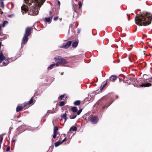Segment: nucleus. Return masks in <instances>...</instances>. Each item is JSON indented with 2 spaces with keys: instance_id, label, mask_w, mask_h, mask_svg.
<instances>
[{
  "instance_id": "1",
  "label": "nucleus",
  "mask_w": 152,
  "mask_h": 152,
  "mask_svg": "<svg viewBox=\"0 0 152 152\" xmlns=\"http://www.w3.org/2000/svg\"><path fill=\"white\" fill-rule=\"evenodd\" d=\"M27 4V6L23 5L21 7V9L22 14L25 12L29 11L28 14L31 15H36L38 14L39 11L37 10L36 7L39 8L43 5L45 0H24Z\"/></svg>"
},
{
  "instance_id": "2",
  "label": "nucleus",
  "mask_w": 152,
  "mask_h": 152,
  "mask_svg": "<svg viewBox=\"0 0 152 152\" xmlns=\"http://www.w3.org/2000/svg\"><path fill=\"white\" fill-rule=\"evenodd\" d=\"M152 19L150 13L144 12L143 14L137 15L135 18V23L139 26H145L150 24Z\"/></svg>"
},
{
  "instance_id": "3",
  "label": "nucleus",
  "mask_w": 152,
  "mask_h": 152,
  "mask_svg": "<svg viewBox=\"0 0 152 152\" xmlns=\"http://www.w3.org/2000/svg\"><path fill=\"white\" fill-rule=\"evenodd\" d=\"M31 28L30 27H27L26 28L25 34L22 39V43L24 45L26 44L28 39V36L31 34Z\"/></svg>"
},
{
  "instance_id": "4",
  "label": "nucleus",
  "mask_w": 152,
  "mask_h": 152,
  "mask_svg": "<svg viewBox=\"0 0 152 152\" xmlns=\"http://www.w3.org/2000/svg\"><path fill=\"white\" fill-rule=\"evenodd\" d=\"M60 57H56L55 58L56 61L59 63L66 64L67 63L66 60L62 58H60Z\"/></svg>"
},
{
  "instance_id": "5",
  "label": "nucleus",
  "mask_w": 152,
  "mask_h": 152,
  "mask_svg": "<svg viewBox=\"0 0 152 152\" xmlns=\"http://www.w3.org/2000/svg\"><path fill=\"white\" fill-rule=\"evenodd\" d=\"M90 120L91 123L93 124H96L98 122L99 118L97 116H92L90 118Z\"/></svg>"
},
{
  "instance_id": "6",
  "label": "nucleus",
  "mask_w": 152,
  "mask_h": 152,
  "mask_svg": "<svg viewBox=\"0 0 152 152\" xmlns=\"http://www.w3.org/2000/svg\"><path fill=\"white\" fill-rule=\"evenodd\" d=\"M72 41H68L67 42L65 45H64L61 46V48L67 49L69 48V46L71 45Z\"/></svg>"
},
{
  "instance_id": "7",
  "label": "nucleus",
  "mask_w": 152,
  "mask_h": 152,
  "mask_svg": "<svg viewBox=\"0 0 152 152\" xmlns=\"http://www.w3.org/2000/svg\"><path fill=\"white\" fill-rule=\"evenodd\" d=\"M95 96V94L93 93L90 94L88 96V97L86 98L84 102L87 101H90L91 99L94 98Z\"/></svg>"
},
{
  "instance_id": "8",
  "label": "nucleus",
  "mask_w": 152,
  "mask_h": 152,
  "mask_svg": "<svg viewBox=\"0 0 152 152\" xmlns=\"http://www.w3.org/2000/svg\"><path fill=\"white\" fill-rule=\"evenodd\" d=\"M58 130V128L57 126H55L54 127L53 130L54 135L53 136V138H56Z\"/></svg>"
},
{
  "instance_id": "9",
  "label": "nucleus",
  "mask_w": 152,
  "mask_h": 152,
  "mask_svg": "<svg viewBox=\"0 0 152 152\" xmlns=\"http://www.w3.org/2000/svg\"><path fill=\"white\" fill-rule=\"evenodd\" d=\"M5 58L6 57L4 56L2 52H1L0 53V63H1L2 61L4 60Z\"/></svg>"
},
{
  "instance_id": "10",
  "label": "nucleus",
  "mask_w": 152,
  "mask_h": 152,
  "mask_svg": "<svg viewBox=\"0 0 152 152\" xmlns=\"http://www.w3.org/2000/svg\"><path fill=\"white\" fill-rule=\"evenodd\" d=\"M151 86V84L148 83H144L140 85V86L141 87H148Z\"/></svg>"
},
{
  "instance_id": "11",
  "label": "nucleus",
  "mask_w": 152,
  "mask_h": 152,
  "mask_svg": "<svg viewBox=\"0 0 152 152\" xmlns=\"http://www.w3.org/2000/svg\"><path fill=\"white\" fill-rule=\"evenodd\" d=\"M52 16H49L48 18L45 17V21L49 23H50L51 22V20L52 19Z\"/></svg>"
},
{
  "instance_id": "12",
  "label": "nucleus",
  "mask_w": 152,
  "mask_h": 152,
  "mask_svg": "<svg viewBox=\"0 0 152 152\" xmlns=\"http://www.w3.org/2000/svg\"><path fill=\"white\" fill-rule=\"evenodd\" d=\"M23 107L20 106H18L16 109V111L17 112L22 110Z\"/></svg>"
},
{
  "instance_id": "13",
  "label": "nucleus",
  "mask_w": 152,
  "mask_h": 152,
  "mask_svg": "<svg viewBox=\"0 0 152 152\" xmlns=\"http://www.w3.org/2000/svg\"><path fill=\"white\" fill-rule=\"evenodd\" d=\"M78 44V42L75 41L72 44V47L73 48H76L77 47Z\"/></svg>"
},
{
  "instance_id": "14",
  "label": "nucleus",
  "mask_w": 152,
  "mask_h": 152,
  "mask_svg": "<svg viewBox=\"0 0 152 152\" xmlns=\"http://www.w3.org/2000/svg\"><path fill=\"white\" fill-rule=\"evenodd\" d=\"M10 62L9 61L8 62L6 63L5 62L3 61L1 63H0V66H3L7 65Z\"/></svg>"
},
{
  "instance_id": "15",
  "label": "nucleus",
  "mask_w": 152,
  "mask_h": 152,
  "mask_svg": "<svg viewBox=\"0 0 152 152\" xmlns=\"http://www.w3.org/2000/svg\"><path fill=\"white\" fill-rule=\"evenodd\" d=\"M77 127L75 126H73L70 128L69 131H71L72 130L73 131H77Z\"/></svg>"
},
{
  "instance_id": "16",
  "label": "nucleus",
  "mask_w": 152,
  "mask_h": 152,
  "mask_svg": "<svg viewBox=\"0 0 152 152\" xmlns=\"http://www.w3.org/2000/svg\"><path fill=\"white\" fill-rule=\"evenodd\" d=\"M61 143V142L60 140H59L58 142H56L54 144L55 147H57L60 145Z\"/></svg>"
},
{
  "instance_id": "17",
  "label": "nucleus",
  "mask_w": 152,
  "mask_h": 152,
  "mask_svg": "<svg viewBox=\"0 0 152 152\" xmlns=\"http://www.w3.org/2000/svg\"><path fill=\"white\" fill-rule=\"evenodd\" d=\"M61 119H66V118H67L66 116V113H64L62 115H61Z\"/></svg>"
},
{
  "instance_id": "18",
  "label": "nucleus",
  "mask_w": 152,
  "mask_h": 152,
  "mask_svg": "<svg viewBox=\"0 0 152 152\" xmlns=\"http://www.w3.org/2000/svg\"><path fill=\"white\" fill-rule=\"evenodd\" d=\"M80 100H77V101H75L74 102V104L75 105H79L80 104Z\"/></svg>"
},
{
  "instance_id": "19",
  "label": "nucleus",
  "mask_w": 152,
  "mask_h": 152,
  "mask_svg": "<svg viewBox=\"0 0 152 152\" xmlns=\"http://www.w3.org/2000/svg\"><path fill=\"white\" fill-rule=\"evenodd\" d=\"M117 77L115 75H112L110 77V80H115L116 79Z\"/></svg>"
},
{
  "instance_id": "20",
  "label": "nucleus",
  "mask_w": 152,
  "mask_h": 152,
  "mask_svg": "<svg viewBox=\"0 0 152 152\" xmlns=\"http://www.w3.org/2000/svg\"><path fill=\"white\" fill-rule=\"evenodd\" d=\"M17 137V135L16 134H15L12 138V142H15L16 140Z\"/></svg>"
},
{
  "instance_id": "21",
  "label": "nucleus",
  "mask_w": 152,
  "mask_h": 152,
  "mask_svg": "<svg viewBox=\"0 0 152 152\" xmlns=\"http://www.w3.org/2000/svg\"><path fill=\"white\" fill-rule=\"evenodd\" d=\"M72 110L73 112H75L77 111V109L76 107H73L72 108Z\"/></svg>"
},
{
  "instance_id": "22",
  "label": "nucleus",
  "mask_w": 152,
  "mask_h": 152,
  "mask_svg": "<svg viewBox=\"0 0 152 152\" xmlns=\"http://www.w3.org/2000/svg\"><path fill=\"white\" fill-rule=\"evenodd\" d=\"M55 65V64H51L50 66H48L47 69H51Z\"/></svg>"
},
{
  "instance_id": "23",
  "label": "nucleus",
  "mask_w": 152,
  "mask_h": 152,
  "mask_svg": "<svg viewBox=\"0 0 152 152\" xmlns=\"http://www.w3.org/2000/svg\"><path fill=\"white\" fill-rule=\"evenodd\" d=\"M103 88H104L107 84V82L106 81H104L103 83Z\"/></svg>"
},
{
  "instance_id": "24",
  "label": "nucleus",
  "mask_w": 152,
  "mask_h": 152,
  "mask_svg": "<svg viewBox=\"0 0 152 152\" xmlns=\"http://www.w3.org/2000/svg\"><path fill=\"white\" fill-rule=\"evenodd\" d=\"M8 23V22L7 21H4L2 25L3 27H4L5 26V25L7 24Z\"/></svg>"
},
{
  "instance_id": "25",
  "label": "nucleus",
  "mask_w": 152,
  "mask_h": 152,
  "mask_svg": "<svg viewBox=\"0 0 152 152\" xmlns=\"http://www.w3.org/2000/svg\"><path fill=\"white\" fill-rule=\"evenodd\" d=\"M65 103L64 102V101H61L60 102L59 104V105L60 106H64V105Z\"/></svg>"
},
{
  "instance_id": "26",
  "label": "nucleus",
  "mask_w": 152,
  "mask_h": 152,
  "mask_svg": "<svg viewBox=\"0 0 152 152\" xmlns=\"http://www.w3.org/2000/svg\"><path fill=\"white\" fill-rule=\"evenodd\" d=\"M82 109H80L78 110L77 113V114L78 115H79L82 111Z\"/></svg>"
},
{
  "instance_id": "27",
  "label": "nucleus",
  "mask_w": 152,
  "mask_h": 152,
  "mask_svg": "<svg viewBox=\"0 0 152 152\" xmlns=\"http://www.w3.org/2000/svg\"><path fill=\"white\" fill-rule=\"evenodd\" d=\"M78 4L79 6V8H80L82 7V4L80 1H79L78 3Z\"/></svg>"
},
{
  "instance_id": "28",
  "label": "nucleus",
  "mask_w": 152,
  "mask_h": 152,
  "mask_svg": "<svg viewBox=\"0 0 152 152\" xmlns=\"http://www.w3.org/2000/svg\"><path fill=\"white\" fill-rule=\"evenodd\" d=\"M33 100L32 98H31L29 101L28 104H31L33 102Z\"/></svg>"
},
{
  "instance_id": "29",
  "label": "nucleus",
  "mask_w": 152,
  "mask_h": 152,
  "mask_svg": "<svg viewBox=\"0 0 152 152\" xmlns=\"http://www.w3.org/2000/svg\"><path fill=\"white\" fill-rule=\"evenodd\" d=\"M65 96V95H62L60 96V98L61 100H62L63 98Z\"/></svg>"
},
{
  "instance_id": "30",
  "label": "nucleus",
  "mask_w": 152,
  "mask_h": 152,
  "mask_svg": "<svg viewBox=\"0 0 152 152\" xmlns=\"http://www.w3.org/2000/svg\"><path fill=\"white\" fill-rule=\"evenodd\" d=\"M77 116V115H75L73 117H70V118L71 119H74V118H75Z\"/></svg>"
},
{
  "instance_id": "31",
  "label": "nucleus",
  "mask_w": 152,
  "mask_h": 152,
  "mask_svg": "<svg viewBox=\"0 0 152 152\" xmlns=\"http://www.w3.org/2000/svg\"><path fill=\"white\" fill-rule=\"evenodd\" d=\"M10 150V146H8L6 149V151H8Z\"/></svg>"
},
{
  "instance_id": "32",
  "label": "nucleus",
  "mask_w": 152,
  "mask_h": 152,
  "mask_svg": "<svg viewBox=\"0 0 152 152\" xmlns=\"http://www.w3.org/2000/svg\"><path fill=\"white\" fill-rule=\"evenodd\" d=\"M1 4L2 8H3L4 7V4L3 1H1Z\"/></svg>"
},
{
  "instance_id": "33",
  "label": "nucleus",
  "mask_w": 152,
  "mask_h": 152,
  "mask_svg": "<svg viewBox=\"0 0 152 152\" xmlns=\"http://www.w3.org/2000/svg\"><path fill=\"white\" fill-rule=\"evenodd\" d=\"M58 16H56V17H55L54 18V20H55V21L57 20H58Z\"/></svg>"
},
{
  "instance_id": "34",
  "label": "nucleus",
  "mask_w": 152,
  "mask_h": 152,
  "mask_svg": "<svg viewBox=\"0 0 152 152\" xmlns=\"http://www.w3.org/2000/svg\"><path fill=\"white\" fill-rule=\"evenodd\" d=\"M24 126H25L24 125H22L21 126H19L18 128L17 129L18 130L20 129V128L21 127H23Z\"/></svg>"
},
{
  "instance_id": "35",
  "label": "nucleus",
  "mask_w": 152,
  "mask_h": 152,
  "mask_svg": "<svg viewBox=\"0 0 152 152\" xmlns=\"http://www.w3.org/2000/svg\"><path fill=\"white\" fill-rule=\"evenodd\" d=\"M52 12L51 11H50L49 12V15H50V16H52V18L53 17V15H52Z\"/></svg>"
},
{
  "instance_id": "36",
  "label": "nucleus",
  "mask_w": 152,
  "mask_h": 152,
  "mask_svg": "<svg viewBox=\"0 0 152 152\" xmlns=\"http://www.w3.org/2000/svg\"><path fill=\"white\" fill-rule=\"evenodd\" d=\"M3 137H1V139H0V144L1 145L2 142V140H3Z\"/></svg>"
},
{
  "instance_id": "37",
  "label": "nucleus",
  "mask_w": 152,
  "mask_h": 152,
  "mask_svg": "<svg viewBox=\"0 0 152 152\" xmlns=\"http://www.w3.org/2000/svg\"><path fill=\"white\" fill-rule=\"evenodd\" d=\"M66 137H65L62 141H61L62 142V143L64 142L66 140Z\"/></svg>"
},
{
  "instance_id": "38",
  "label": "nucleus",
  "mask_w": 152,
  "mask_h": 152,
  "mask_svg": "<svg viewBox=\"0 0 152 152\" xmlns=\"http://www.w3.org/2000/svg\"><path fill=\"white\" fill-rule=\"evenodd\" d=\"M13 15H8V17L9 18H11L12 17V16Z\"/></svg>"
},
{
  "instance_id": "39",
  "label": "nucleus",
  "mask_w": 152,
  "mask_h": 152,
  "mask_svg": "<svg viewBox=\"0 0 152 152\" xmlns=\"http://www.w3.org/2000/svg\"><path fill=\"white\" fill-rule=\"evenodd\" d=\"M27 105V104H24V105L23 106V107H23V108L25 107Z\"/></svg>"
},
{
  "instance_id": "40",
  "label": "nucleus",
  "mask_w": 152,
  "mask_h": 152,
  "mask_svg": "<svg viewBox=\"0 0 152 152\" xmlns=\"http://www.w3.org/2000/svg\"><path fill=\"white\" fill-rule=\"evenodd\" d=\"M58 5L60 6V1H58Z\"/></svg>"
},
{
  "instance_id": "41",
  "label": "nucleus",
  "mask_w": 152,
  "mask_h": 152,
  "mask_svg": "<svg viewBox=\"0 0 152 152\" xmlns=\"http://www.w3.org/2000/svg\"><path fill=\"white\" fill-rule=\"evenodd\" d=\"M106 105H104V106H103V107H102V109H104L105 107H106Z\"/></svg>"
},
{
  "instance_id": "42",
  "label": "nucleus",
  "mask_w": 152,
  "mask_h": 152,
  "mask_svg": "<svg viewBox=\"0 0 152 152\" xmlns=\"http://www.w3.org/2000/svg\"><path fill=\"white\" fill-rule=\"evenodd\" d=\"M77 31H78L77 33H80V30L79 29H77Z\"/></svg>"
},
{
  "instance_id": "43",
  "label": "nucleus",
  "mask_w": 152,
  "mask_h": 152,
  "mask_svg": "<svg viewBox=\"0 0 152 152\" xmlns=\"http://www.w3.org/2000/svg\"><path fill=\"white\" fill-rule=\"evenodd\" d=\"M55 65H56L57 66H59V64H58L56 63L55 64Z\"/></svg>"
},
{
  "instance_id": "44",
  "label": "nucleus",
  "mask_w": 152,
  "mask_h": 152,
  "mask_svg": "<svg viewBox=\"0 0 152 152\" xmlns=\"http://www.w3.org/2000/svg\"><path fill=\"white\" fill-rule=\"evenodd\" d=\"M112 102L110 103H109V105L107 107L109 106L110 105V104H112Z\"/></svg>"
},
{
  "instance_id": "45",
  "label": "nucleus",
  "mask_w": 152,
  "mask_h": 152,
  "mask_svg": "<svg viewBox=\"0 0 152 152\" xmlns=\"http://www.w3.org/2000/svg\"><path fill=\"white\" fill-rule=\"evenodd\" d=\"M2 28V26L1 25H0V30Z\"/></svg>"
},
{
  "instance_id": "46",
  "label": "nucleus",
  "mask_w": 152,
  "mask_h": 152,
  "mask_svg": "<svg viewBox=\"0 0 152 152\" xmlns=\"http://www.w3.org/2000/svg\"><path fill=\"white\" fill-rule=\"evenodd\" d=\"M66 119H64V122H65L66 121Z\"/></svg>"
},
{
  "instance_id": "47",
  "label": "nucleus",
  "mask_w": 152,
  "mask_h": 152,
  "mask_svg": "<svg viewBox=\"0 0 152 152\" xmlns=\"http://www.w3.org/2000/svg\"><path fill=\"white\" fill-rule=\"evenodd\" d=\"M118 98V95H116V98L117 99Z\"/></svg>"
},
{
  "instance_id": "48",
  "label": "nucleus",
  "mask_w": 152,
  "mask_h": 152,
  "mask_svg": "<svg viewBox=\"0 0 152 152\" xmlns=\"http://www.w3.org/2000/svg\"><path fill=\"white\" fill-rule=\"evenodd\" d=\"M1 42H0V48H1Z\"/></svg>"
},
{
  "instance_id": "49",
  "label": "nucleus",
  "mask_w": 152,
  "mask_h": 152,
  "mask_svg": "<svg viewBox=\"0 0 152 152\" xmlns=\"http://www.w3.org/2000/svg\"><path fill=\"white\" fill-rule=\"evenodd\" d=\"M9 59H10L9 58H8V59H7L8 60Z\"/></svg>"
},
{
  "instance_id": "50",
  "label": "nucleus",
  "mask_w": 152,
  "mask_h": 152,
  "mask_svg": "<svg viewBox=\"0 0 152 152\" xmlns=\"http://www.w3.org/2000/svg\"><path fill=\"white\" fill-rule=\"evenodd\" d=\"M92 34H93V33L92 31Z\"/></svg>"
},
{
  "instance_id": "51",
  "label": "nucleus",
  "mask_w": 152,
  "mask_h": 152,
  "mask_svg": "<svg viewBox=\"0 0 152 152\" xmlns=\"http://www.w3.org/2000/svg\"><path fill=\"white\" fill-rule=\"evenodd\" d=\"M63 73L61 74V75H63Z\"/></svg>"
},
{
  "instance_id": "52",
  "label": "nucleus",
  "mask_w": 152,
  "mask_h": 152,
  "mask_svg": "<svg viewBox=\"0 0 152 152\" xmlns=\"http://www.w3.org/2000/svg\"><path fill=\"white\" fill-rule=\"evenodd\" d=\"M25 129L23 131H25Z\"/></svg>"
},
{
  "instance_id": "53",
  "label": "nucleus",
  "mask_w": 152,
  "mask_h": 152,
  "mask_svg": "<svg viewBox=\"0 0 152 152\" xmlns=\"http://www.w3.org/2000/svg\"><path fill=\"white\" fill-rule=\"evenodd\" d=\"M75 5L76 6L77 5L76 4H75Z\"/></svg>"
}]
</instances>
